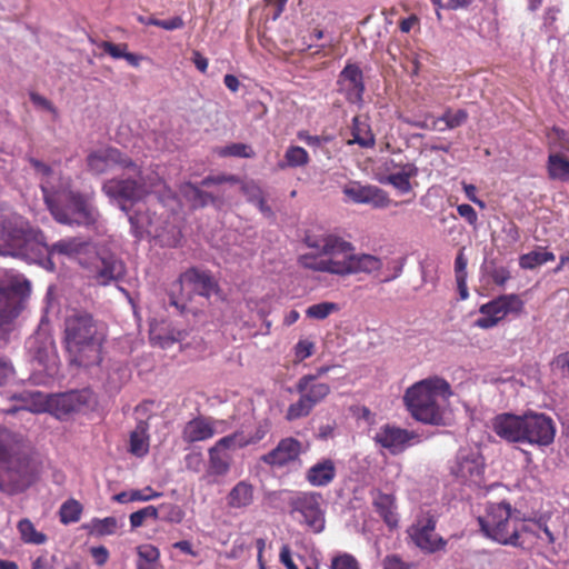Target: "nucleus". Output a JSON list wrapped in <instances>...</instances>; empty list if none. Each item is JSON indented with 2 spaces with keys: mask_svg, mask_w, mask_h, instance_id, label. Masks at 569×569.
Masks as SVG:
<instances>
[{
  "mask_svg": "<svg viewBox=\"0 0 569 569\" xmlns=\"http://www.w3.org/2000/svg\"><path fill=\"white\" fill-rule=\"evenodd\" d=\"M310 158L308 152L299 146H290L284 153V161L280 162L278 166L281 169L287 167L297 168L303 167L308 164Z\"/></svg>",
  "mask_w": 569,
  "mask_h": 569,
  "instance_id": "obj_44",
  "label": "nucleus"
},
{
  "mask_svg": "<svg viewBox=\"0 0 569 569\" xmlns=\"http://www.w3.org/2000/svg\"><path fill=\"white\" fill-rule=\"evenodd\" d=\"M556 256L543 247H537L535 250L523 253L519 257V267L525 270H533L547 262L553 261Z\"/></svg>",
  "mask_w": 569,
  "mask_h": 569,
  "instance_id": "obj_33",
  "label": "nucleus"
},
{
  "mask_svg": "<svg viewBox=\"0 0 569 569\" xmlns=\"http://www.w3.org/2000/svg\"><path fill=\"white\" fill-rule=\"evenodd\" d=\"M93 367L100 370L99 379L106 385L109 390H117L129 379V370L120 361L108 360L101 361Z\"/></svg>",
  "mask_w": 569,
  "mask_h": 569,
  "instance_id": "obj_27",
  "label": "nucleus"
},
{
  "mask_svg": "<svg viewBox=\"0 0 569 569\" xmlns=\"http://www.w3.org/2000/svg\"><path fill=\"white\" fill-rule=\"evenodd\" d=\"M373 507L390 529L398 527L399 515L396 498L392 495L379 492L373 499Z\"/></svg>",
  "mask_w": 569,
  "mask_h": 569,
  "instance_id": "obj_31",
  "label": "nucleus"
},
{
  "mask_svg": "<svg viewBox=\"0 0 569 569\" xmlns=\"http://www.w3.org/2000/svg\"><path fill=\"white\" fill-rule=\"evenodd\" d=\"M451 393L450 385L445 379L431 377L408 388L403 400L416 420L439 425L443 420V402Z\"/></svg>",
  "mask_w": 569,
  "mask_h": 569,
  "instance_id": "obj_6",
  "label": "nucleus"
},
{
  "mask_svg": "<svg viewBox=\"0 0 569 569\" xmlns=\"http://www.w3.org/2000/svg\"><path fill=\"white\" fill-rule=\"evenodd\" d=\"M219 157H236V158H252L254 151L251 146L242 142L231 143L224 147L217 148Z\"/></svg>",
  "mask_w": 569,
  "mask_h": 569,
  "instance_id": "obj_46",
  "label": "nucleus"
},
{
  "mask_svg": "<svg viewBox=\"0 0 569 569\" xmlns=\"http://www.w3.org/2000/svg\"><path fill=\"white\" fill-rule=\"evenodd\" d=\"M122 527V520L116 517L93 518L88 525L89 531L99 537L114 535Z\"/></svg>",
  "mask_w": 569,
  "mask_h": 569,
  "instance_id": "obj_37",
  "label": "nucleus"
},
{
  "mask_svg": "<svg viewBox=\"0 0 569 569\" xmlns=\"http://www.w3.org/2000/svg\"><path fill=\"white\" fill-rule=\"evenodd\" d=\"M339 91L345 94L350 103L359 104L362 102L365 83L362 71L356 64H347L339 74Z\"/></svg>",
  "mask_w": 569,
  "mask_h": 569,
  "instance_id": "obj_24",
  "label": "nucleus"
},
{
  "mask_svg": "<svg viewBox=\"0 0 569 569\" xmlns=\"http://www.w3.org/2000/svg\"><path fill=\"white\" fill-rule=\"evenodd\" d=\"M331 569H360V566L353 556L343 553L332 559Z\"/></svg>",
  "mask_w": 569,
  "mask_h": 569,
  "instance_id": "obj_53",
  "label": "nucleus"
},
{
  "mask_svg": "<svg viewBox=\"0 0 569 569\" xmlns=\"http://www.w3.org/2000/svg\"><path fill=\"white\" fill-rule=\"evenodd\" d=\"M351 133L353 139L348 143H357L361 148H372L375 146V136L370 126L359 117L352 119Z\"/></svg>",
  "mask_w": 569,
  "mask_h": 569,
  "instance_id": "obj_36",
  "label": "nucleus"
},
{
  "mask_svg": "<svg viewBox=\"0 0 569 569\" xmlns=\"http://www.w3.org/2000/svg\"><path fill=\"white\" fill-rule=\"evenodd\" d=\"M21 402L20 406L8 410L13 413L18 410H27L30 412H46L57 409L62 413L78 411L83 405L90 400V392L87 390H73L60 395H46L40 391L24 390L11 397Z\"/></svg>",
  "mask_w": 569,
  "mask_h": 569,
  "instance_id": "obj_10",
  "label": "nucleus"
},
{
  "mask_svg": "<svg viewBox=\"0 0 569 569\" xmlns=\"http://www.w3.org/2000/svg\"><path fill=\"white\" fill-rule=\"evenodd\" d=\"M184 463H186V468L188 470H191L193 472H199L203 466L202 453L199 451H193V452L188 453L184 457Z\"/></svg>",
  "mask_w": 569,
  "mask_h": 569,
  "instance_id": "obj_56",
  "label": "nucleus"
},
{
  "mask_svg": "<svg viewBox=\"0 0 569 569\" xmlns=\"http://www.w3.org/2000/svg\"><path fill=\"white\" fill-rule=\"evenodd\" d=\"M338 310L339 306L337 303L325 301L309 306L306 310V316L311 319L323 320Z\"/></svg>",
  "mask_w": 569,
  "mask_h": 569,
  "instance_id": "obj_48",
  "label": "nucleus"
},
{
  "mask_svg": "<svg viewBox=\"0 0 569 569\" xmlns=\"http://www.w3.org/2000/svg\"><path fill=\"white\" fill-rule=\"evenodd\" d=\"M139 561L137 569H154V565L159 561L160 551L151 543H143L137 547Z\"/></svg>",
  "mask_w": 569,
  "mask_h": 569,
  "instance_id": "obj_42",
  "label": "nucleus"
},
{
  "mask_svg": "<svg viewBox=\"0 0 569 569\" xmlns=\"http://www.w3.org/2000/svg\"><path fill=\"white\" fill-rule=\"evenodd\" d=\"M217 292V282L207 271L191 268L180 274L169 288V303L180 313L188 310L187 302L193 293L209 298Z\"/></svg>",
  "mask_w": 569,
  "mask_h": 569,
  "instance_id": "obj_11",
  "label": "nucleus"
},
{
  "mask_svg": "<svg viewBox=\"0 0 569 569\" xmlns=\"http://www.w3.org/2000/svg\"><path fill=\"white\" fill-rule=\"evenodd\" d=\"M450 469L461 482L479 486L483 479L485 461L479 450L463 448L458 451Z\"/></svg>",
  "mask_w": 569,
  "mask_h": 569,
  "instance_id": "obj_18",
  "label": "nucleus"
},
{
  "mask_svg": "<svg viewBox=\"0 0 569 569\" xmlns=\"http://www.w3.org/2000/svg\"><path fill=\"white\" fill-rule=\"evenodd\" d=\"M306 246L312 251L300 254L299 263L305 269L339 277L357 273H375L381 270V258L369 253H357L355 246L333 232L307 233Z\"/></svg>",
  "mask_w": 569,
  "mask_h": 569,
  "instance_id": "obj_2",
  "label": "nucleus"
},
{
  "mask_svg": "<svg viewBox=\"0 0 569 569\" xmlns=\"http://www.w3.org/2000/svg\"><path fill=\"white\" fill-rule=\"evenodd\" d=\"M523 309V301L516 293L501 295L479 308L480 317L475 327L491 329L509 315H519Z\"/></svg>",
  "mask_w": 569,
  "mask_h": 569,
  "instance_id": "obj_16",
  "label": "nucleus"
},
{
  "mask_svg": "<svg viewBox=\"0 0 569 569\" xmlns=\"http://www.w3.org/2000/svg\"><path fill=\"white\" fill-rule=\"evenodd\" d=\"M34 479V468L24 451L22 436L0 427V490L13 495Z\"/></svg>",
  "mask_w": 569,
  "mask_h": 569,
  "instance_id": "obj_5",
  "label": "nucleus"
},
{
  "mask_svg": "<svg viewBox=\"0 0 569 569\" xmlns=\"http://www.w3.org/2000/svg\"><path fill=\"white\" fill-rule=\"evenodd\" d=\"M342 193L353 203L369 204L375 209H385L391 203L388 193L372 184L351 181L342 188Z\"/></svg>",
  "mask_w": 569,
  "mask_h": 569,
  "instance_id": "obj_21",
  "label": "nucleus"
},
{
  "mask_svg": "<svg viewBox=\"0 0 569 569\" xmlns=\"http://www.w3.org/2000/svg\"><path fill=\"white\" fill-rule=\"evenodd\" d=\"M293 519L309 531L320 533L325 529V509L322 497L316 492H295L288 499Z\"/></svg>",
  "mask_w": 569,
  "mask_h": 569,
  "instance_id": "obj_12",
  "label": "nucleus"
},
{
  "mask_svg": "<svg viewBox=\"0 0 569 569\" xmlns=\"http://www.w3.org/2000/svg\"><path fill=\"white\" fill-rule=\"evenodd\" d=\"M94 278L99 284L107 286L111 281L119 280L124 274V266L121 260L112 254L99 258Z\"/></svg>",
  "mask_w": 569,
  "mask_h": 569,
  "instance_id": "obj_28",
  "label": "nucleus"
},
{
  "mask_svg": "<svg viewBox=\"0 0 569 569\" xmlns=\"http://www.w3.org/2000/svg\"><path fill=\"white\" fill-rule=\"evenodd\" d=\"M315 343L309 340H299L295 346V357L297 361H302L312 356Z\"/></svg>",
  "mask_w": 569,
  "mask_h": 569,
  "instance_id": "obj_55",
  "label": "nucleus"
},
{
  "mask_svg": "<svg viewBox=\"0 0 569 569\" xmlns=\"http://www.w3.org/2000/svg\"><path fill=\"white\" fill-rule=\"evenodd\" d=\"M132 490V497L133 502L140 501V502H147L153 499H157L162 496V492L156 491L152 487L147 486L142 489H131Z\"/></svg>",
  "mask_w": 569,
  "mask_h": 569,
  "instance_id": "obj_54",
  "label": "nucleus"
},
{
  "mask_svg": "<svg viewBox=\"0 0 569 569\" xmlns=\"http://www.w3.org/2000/svg\"><path fill=\"white\" fill-rule=\"evenodd\" d=\"M383 569H413V566L405 562L400 557L392 555L385 558Z\"/></svg>",
  "mask_w": 569,
  "mask_h": 569,
  "instance_id": "obj_60",
  "label": "nucleus"
},
{
  "mask_svg": "<svg viewBox=\"0 0 569 569\" xmlns=\"http://www.w3.org/2000/svg\"><path fill=\"white\" fill-rule=\"evenodd\" d=\"M184 26L183 20L180 17H173L167 20H160L158 23L159 28H162L164 30H177L181 29Z\"/></svg>",
  "mask_w": 569,
  "mask_h": 569,
  "instance_id": "obj_62",
  "label": "nucleus"
},
{
  "mask_svg": "<svg viewBox=\"0 0 569 569\" xmlns=\"http://www.w3.org/2000/svg\"><path fill=\"white\" fill-rule=\"evenodd\" d=\"M17 529L24 543L39 546L46 543L48 540L47 536L38 531L28 518L21 519L17 525Z\"/></svg>",
  "mask_w": 569,
  "mask_h": 569,
  "instance_id": "obj_39",
  "label": "nucleus"
},
{
  "mask_svg": "<svg viewBox=\"0 0 569 569\" xmlns=\"http://www.w3.org/2000/svg\"><path fill=\"white\" fill-rule=\"evenodd\" d=\"M493 432L508 442L522 443L523 415L499 413L491 420Z\"/></svg>",
  "mask_w": 569,
  "mask_h": 569,
  "instance_id": "obj_25",
  "label": "nucleus"
},
{
  "mask_svg": "<svg viewBox=\"0 0 569 569\" xmlns=\"http://www.w3.org/2000/svg\"><path fill=\"white\" fill-rule=\"evenodd\" d=\"M302 443L295 438H284L279 441L277 447L270 452L263 455L261 460L271 467H284L296 461L302 453Z\"/></svg>",
  "mask_w": 569,
  "mask_h": 569,
  "instance_id": "obj_26",
  "label": "nucleus"
},
{
  "mask_svg": "<svg viewBox=\"0 0 569 569\" xmlns=\"http://www.w3.org/2000/svg\"><path fill=\"white\" fill-rule=\"evenodd\" d=\"M279 557L281 563L287 569H298V567L295 565L292 560L290 548L287 545L282 546Z\"/></svg>",
  "mask_w": 569,
  "mask_h": 569,
  "instance_id": "obj_64",
  "label": "nucleus"
},
{
  "mask_svg": "<svg viewBox=\"0 0 569 569\" xmlns=\"http://www.w3.org/2000/svg\"><path fill=\"white\" fill-rule=\"evenodd\" d=\"M457 211L470 226L476 227L478 223V214L476 210L467 203L459 204Z\"/></svg>",
  "mask_w": 569,
  "mask_h": 569,
  "instance_id": "obj_57",
  "label": "nucleus"
},
{
  "mask_svg": "<svg viewBox=\"0 0 569 569\" xmlns=\"http://www.w3.org/2000/svg\"><path fill=\"white\" fill-rule=\"evenodd\" d=\"M418 169L413 163L406 162L399 166V171L390 172L379 181L385 184H391L399 193L405 194L412 190L410 179L416 177Z\"/></svg>",
  "mask_w": 569,
  "mask_h": 569,
  "instance_id": "obj_29",
  "label": "nucleus"
},
{
  "mask_svg": "<svg viewBox=\"0 0 569 569\" xmlns=\"http://www.w3.org/2000/svg\"><path fill=\"white\" fill-rule=\"evenodd\" d=\"M82 512L81 503L76 499L64 501L59 510L60 521L64 525L79 521Z\"/></svg>",
  "mask_w": 569,
  "mask_h": 569,
  "instance_id": "obj_45",
  "label": "nucleus"
},
{
  "mask_svg": "<svg viewBox=\"0 0 569 569\" xmlns=\"http://www.w3.org/2000/svg\"><path fill=\"white\" fill-rule=\"evenodd\" d=\"M104 333L86 311L73 310L64 320V346L71 365L92 368L101 361Z\"/></svg>",
  "mask_w": 569,
  "mask_h": 569,
  "instance_id": "obj_4",
  "label": "nucleus"
},
{
  "mask_svg": "<svg viewBox=\"0 0 569 569\" xmlns=\"http://www.w3.org/2000/svg\"><path fill=\"white\" fill-rule=\"evenodd\" d=\"M128 172L127 178L110 179L103 183V192L113 200L138 201L149 193L159 192L164 186L162 178L156 169L141 170L136 164V170L124 168Z\"/></svg>",
  "mask_w": 569,
  "mask_h": 569,
  "instance_id": "obj_9",
  "label": "nucleus"
},
{
  "mask_svg": "<svg viewBox=\"0 0 569 569\" xmlns=\"http://www.w3.org/2000/svg\"><path fill=\"white\" fill-rule=\"evenodd\" d=\"M90 249L82 237H67L48 246L43 233L21 216L10 213L0 220V256H13L53 271L54 261L77 260Z\"/></svg>",
  "mask_w": 569,
  "mask_h": 569,
  "instance_id": "obj_1",
  "label": "nucleus"
},
{
  "mask_svg": "<svg viewBox=\"0 0 569 569\" xmlns=\"http://www.w3.org/2000/svg\"><path fill=\"white\" fill-rule=\"evenodd\" d=\"M296 390L300 397L288 407L286 418L289 421L307 417L331 392L328 383L317 381L310 375H303L298 379Z\"/></svg>",
  "mask_w": 569,
  "mask_h": 569,
  "instance_id": "obj_13",
  "label": "nucleus"
},
{
  "mask_svg": "<svg viewBox=\"0 0 569 569\" xmlns=\"http://www.w3.org/2000/svg\"><path fill=\"white\" fill-rule=\"evenodd\" d=\"M106 53L113 59H124L130 66L138 68L142 60V57L128 51V44L126 43H112L110 41H102L98 46Z\"/></svg>",
  "mask_w": 569,
  "mask_h": 569,
  "instance_id": "obj_35",
  "label": "nucleus"
},
{
  "mask_svg": "<svg viewBox=\"0 0 569 569\" xmlns=\"http://www.w3.org/2000/svg\"><path fill=\"white\" fill-rule=\"evenodd\" d=\"M29 163L40 179L44 202L54 220L62 224L94 228L100 230L102 222L92 197L74 191L70 177H62L47 163L29 158Z\"/></svg>",
  "mask_w": 569,
  "mask_h": 569,
  "instance_id": "obj_3",
  "label": "nucleus"
},
{
  "mask_svg": "<svg viewBox=\"0 0 569 569\" xmlns=\"http://www.w3.org/2000/svg\"><path fill=\"white\" fill-rule=\"evenodd\" d=\"M442 119H445L446 128L455 129L463 124L468 119V113L466 110L459 109L457 111H452L451 109H447L442 114Z\"/></svg>",
  "mask_w": 569,
  "mask_h": 569,
  "instance_id": "obj_51",
  "label": "nucleus"
},
{
  "mask_svg": "<svg viewBox=\"0 0 569 569\" xmlns=\"http://www.w3.org/2000/svg\"><path fill=\"white\" fill-rule=\"evenodd\" d=\"M186 196L192 201L193 206H207L210 202H213V197L204 191H202L200 188L188 184L186 187Z\"/></svg>",
  "mask_w": 569,
  "mask_h": 569,
  "instance_id": "obj_50",
  "label": "nucleus"
},
{
  "mask_svg": "<svg viewBox=\"0 0 569 569\" xmlns=\"http://www.w3.org/2000/svg\"><path fill=\"white\" fill-rule=\"evenodd\" d=\"M519 512L505 501L488 502L485 513L478 517L481 532L488 539L503 546H521L520 533L529 531L528 525L520 521Z\"/></svg>",
  "mask_w": 569,
  "mask_h": 569,
  "instance_id": "obj_7",
  "label": "nucleus"
},
{
  "mask_svg": "<svg viewBox=\"0 0 569 569\" xmlns=\"http://www.w3.org/2000/svg\"><path fill=\"white\" fill-rule=\"evenodd\" d=\"M254 489L247 481H239L229 492L227 500L231 508H244L252 503Z\"/></svg>",
  "mask_w": 569,
  "mask_h": 569,
  "instance_id": "obj_32",
  "label": "nucleus"
},
{
  "mask_svg": "<svg viewBox=\"0 0 569 569\" xmlns=\"http://www.w3.org/2000/svg\"><path fill=\"white\" fill-rule=\"evenodd\" d=\"M158 520H162L171 523H179L184 517L183 510L173 503L164 502L158 507Z\"/></svg>",
  "mask_w": 569,
  "mask_h": 569,
  "instance_id": "obj_47",
  "label": "nucleus"
},
{
  "mask_svg": "<svg viewBox=\"0 0 569 569\" xmlns=\"http://www.w3.org/2000/svg\"><path fill=\"white\" fill-rule=\"evenodd\" d=\"M522 443L538 448L549 447L556 438L553 419L543 413L529 410L523 413Z\"/></svg>",
  "mask_w": 569,
  "mask_h": 569,
  "instance_id": "obj_17",
  "label": "nucleus"
},
{
  "mask_svg": "<svg viewBox=\"0 0 569 569\" xmlns=\"http://www.w3.org/2000/svg\"><path fill=\"white\" fill-rule=\"evenodd\" d=\"M238 449V446L230 435L220 438L208 449V462L203 473V479L208 483H218L222 478H224L231 469L233 451Z\"/></svg>",
  "mask_w": 569,
  "mask_h": 569,
  "instance_id": "obj_14",
  "label": "nucleus"
},
{
  "mask_svg": "<svg viewBox=\"0 0 569 569\" xmlns=\"http://www.w3.org/2000/svg\"><path fill=\"white\" fill-rule=\"evenodd\" d=\"M30 295V282L12 269H0V339L9 340L14 320Z\"/></svg>",
  "mask_w": 569,
  "mask_h": 569,
  "instance_id": "obj_8",
  "label": "nucleus"
},
{
  "mask_svg": "<svg viewBox=\"0 0 569 569\" xmlns=\"http://www.w3.org/2000/svg\"><path fill=\"white\" fill-rule=\"evenodd\" d=\"M337 475V467L331 459H321L311 466L307 473V481L313 487H326L332 482Z\"/></svg>",
  "mask_w": 569,
  "mask_h": 569,
  "instance_id": "obj_30",
  "label": "nucleus"
},
{
  "mask_svg": "<svg viewBox=\"0 0 569 569\" xmlns=\"http://www.w3.org/2000/svg\"><path fill=\"white\" fill-rule=\"evenodd\" d=\"M548 172L550 178L568 181L569 180V160L558 153H552L548 158Z\"/></svg>",
  "mask_w": 569,
  "mask_h": 569,
  "instance_id": "obj_41",
  "label": "nucleus"
},
{
  "mask_svg": "<svg viewBox=\"0 0 569 569\" xmlns=\"http://www.w3.org/2000/svg\"><path fill=\"white\" fill-rule=\"evenodd\" d=\"M298 139L310 147H320L330 141L329 137L311 136L307 131H299Z\"/></svg>",
  "mask_w": 569,
  "mask_h": 569,
  "instance_id": "obj_58",
  "label": "nucleus"
},
{
  "mask_svg": "<svg viewBox=\"0 0 569 569\" xmlns=\"http://www.w3.org/2000/svg\"><path fill=\"white\" fill-rule=\"evenodd\" d=\"M91 555L96 561L97 565L102 566L107 562L109 558V551L106 547H93L91 549Z\"/></svg>",
  "mask_w": 569,
  "mask_h": 569,
  "instance_id": "obj_63",
  "label": "nucleus"
},
{
  "mask_svg": "<svg viewBox=\"0 0 569 569\" xmlns=\"http://www.w3.org/2000/svg\"><path fill=\"white\" fill-rule=\"evenodd\" d=\"M130 452L136 457H144L149 451L147 428L140 423L130 435Z\"/></svg>",
  "mask_w": 569,
  "mask_h": 569,
  "instance_id": "obj_40",
  "label": "nucleus"
},
{
  "mask_svg": "<svg viewBox=\"0 0 569 569\" xmlns=\"http://www.w3.org/2000/svg\"><path fill=\"white\" fill-rule=\"evenodd\" d=\"M268 432V428L266 425H258L252 430L248 429H240L232 433H230V437L236 442L238 448L242 449L244 447L256 445L259 441H261Z\"/></svg>",
  "mask_w": 569,
  "mask_h": 569,
  "instance_id": "obj_34",
  "label": "nucleus"
},
{
  "mask_svg": "<svg viewBox=\"0 0 569 569\" xmlns=\"http://www.w3.org/2000/svg\"><path fill=\"white\" fill-rule=\"evenodd\" d=\"M241 190L248 201L254 203L263 214H270L271 210L266 204L261 188L254 181L241 182Z\"/></svg>",
  "mask_w": 569,
  "mask_h": 569,
  "instance_id": "obj_43",
  "label": "nucleus"
},
{
  "mask_svg": "<svg viewBox=\"0 0 569 569\" xmlns=\"http://www.w3.org/2000/svg\"><path fill=\"white\" fill-rule=\"evenodd\" d=\"M467 263L468 260L463 252L460 251L455 260V276L456 278L467 277Z\"/></svg>",
  "mask_w": 569,
  "mask_h": 569,
  "instance_id": "obj_61",
  "label": "nucleus"
},
{
  "mask_svg": "<svg viewBox=\"0 0 569 569\" xmlns=\"http://www.w3.org/2000/svg\"><path fill=\"white\" fill-rule=\"evenodd\" d=\"M88 169L94 174H101L116 166L121 168H131L136 170V163L114 148H104L92 151L87 157Z\"/></svg>",
  "mask_w": 569,
  "mask_h": 569,
  "instance_id": "obj_23",
  "label": "nucleus"
},
{
  "mask_svg": "<svg viewBox=\"0 0 569 569\" xmlns=\"http://www.w3.org/2000/svg\"><path fill=\"white\" fill-rule=\"evenodd\" d=\"M28 348L36 361L48 376L53 377L58 371V356L53 340L49 336L38 335L28 340Z\"/></svg>",
  "mask_w": 569,
  "mask_h": 569,
  "instance_id": "obj_22",
  "label": "nucleus"
},
{
  "mask_svg": "<svg viewBox=\"0 0 569 569\" xmlns=\"http://www.w3.org/2000/svg\"><path fill=\"white\" fill-rule=\"evenodd\" d=\"M146 519L158 520V508L154 506H147L130 515V526L132 529L141 527Z\"/></svg>",
  "mask_w": 569,
  "mask_h": 569,
  "instance_id": "obj_49",
  "label": "nucleus"
},
{
  "mask_svg": "<svg viewBox=\"0 0 569 569\" xmlns=\"http://www.w3.org/2000/svg\"><path fill=\"white\" fill-rule=\"evenodd\" d=\"M437 519L430 510H420L415 522L408 528L412 542L426 553L443 550L447 541L436 533Z\"/></svg>",
  "mask_w": 569,
  "mask_h": 569,
  "instance_id": "obj_15",
  "label": "nucleus"
},
{
  "mask_svg": "<svg viewBox=\"0 0 569 569\" xmlns=\"http://www.w3.org/2000/svg\"><path fill=\"white\" fill-rule=\"evenodd\" d=\"M129 222L137 238L142 237L144 233L152 237H161L158 227L154 226L153 221L147 214H131L129 216Z\"/></svg>",
  "mask_w": 569,
  "mask_h": 569,
  "instance_id": "obj_38",
  "label": "nucleus"
},
{
  "mask_svg": "<svg viewBox=\"0 0 569 569\" xmlns=\"http://www.w3.org/2000/svg\"><path fill=\"white\" fill-rule=\"evenodd\" d=\"M373 441L379 447L396 456L419 443L421 437L415 431L387 423L375 432Z\"/></svg>",
  "mask_w": 569,
  "mask_h": 569,
  "instance_id": "obj_19",
  "label": "nucleus"
},
{
  "mask_svg": "<svg viewBox=\"0 0 569 569\" xmlns=\"http://www.w3.org/2000/svg\"><path fill=\"white\" fill-rule=\"evenodd\" d=\"M30 100L37 108L43 109V110L52 113L53 117L57 116V109L53 107V104L47 98H44L36 92H31Z\"/></svg>",
  "mask_w": 569,
  "mask_h": 569,
  "instance_id": "obj_59",
  "label": "nucleus"
},
{
  "mask_svg": "<svg viewBox=\"0 0 569 569\" xmlns=\"http://www.w3.org/2000/svg\"><path fill=\"white\" fill-rule=\"evenodd\" d=\"M432 2V4L437 8V18L440 20L441 19V14H440V11L441 9H445V10H459V9H465V8H468L475 0H430Z\"/></svg>",
  "mask_w": 569,
  "mask_h": 569,
  "instance_id": "obj_52",
  "label": "nucleus"
},
{
  "mask_svg": "<svg viewBox=\"0 0 569 569\" xmlns=\"http://www.w3.org/2000/svg\"><path fill=\"white\" fill-rule=\"evenodd\" d=\"M229 429L230 425L227 420L211 417H197L184 425L182 439L188 443L206 441L214 435L227 432Z\"/></svg>",
  "mask_w": 569,
  "mask_h": 569,
  "instance_id": "obj_20",
  "label": "nucleus"
}]
</instances>
